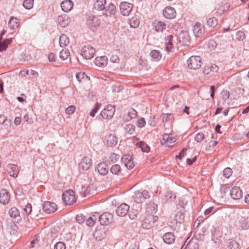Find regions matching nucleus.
Listing matches in <instances>:
<instances>
[{"mask_svg":"<svg viewBox=\"0 0 249 249\" xmlns=\"http://www.w3.org/2000/svg\"><path fill=\"white\" fill-rule=\"evenodd\" d=\"M187 64L190 69H198L202 65L201 59L199 56H192L188 59Z\"/></svg>","mask_w":249,"mask_h":249,"instance_id":"nucleus-1","label":"nucleus"},{"mask_svg":"<svg viewBox=\"0 0 249 249\" xmlns=\"http://www.w3.org/2000/svg\"><path fill=\"white\" fill-rule=\"evenodd\" d=\"M62 199L66 205H72L76 202L74 192L71 190L65 191L62 195Z\"/></svg>","mask_w":249,"mask_h":249,"instance_id":"nucleus-2","label":"nucleus"},{"mask_svg":"<svg viewBox=\"0 0 249 249\" xmlns=\"http://www.w3.org/2000/svg\"><path fill=\"white\" fill-rule=\"evenodd\" d=\"M150 196L148 191L143 190L142 191H141L138 190L135 192L133 196V198L136 202L140 203L149 198Z\"/></svg>","mask_w":249,"mask_h":249,"instance_id":"nucleus-3","label":"nucleus"},{"mask_svg":"<svg viewBox=\"0 0 249 249\" xmlns=\"http://www.w3.org/2000/svg\"><path fill=\"white\" fill-rule=\"evenodd\" d=\"M94 49L90 45L84 46L81 49V55L86 59L93 58L95 53Z\"/></svg>","mask_w":249,"mask_h":249,"instance_id":"nucleus-4","label":"nucleus"},{"mask_svg":"<svg viewBox=\"0 0 249 249\" xmlns=\"http://www.w3.org/2000/svg\"><path fill=\"white\" fill-rule=\"evenodd\" d=\"M115 111V107L111 105H108L105 109L101 111L100 115L106 119H110L113 116Z\"/></svg>","mask_w":249,"mask_h":249,"instance_id":"nucleus-5","label":"nucleus"},{"mask_svg":"<svg viewBox=\"0 0 249 249\" xmlns=\"http://www.w3.org/2000/svg\"><path fill=\"white\" fill-rule=\"evenodd\" d=\"M158 219V216L150 215L142 221V227L145 229H150L153 227L155 222Z\"/></svg>","mask_w":249,"mask_h":249,"instance_id":"nucleus-6","label":"nucleus"},{"mask_svg":"<svg viewBox=\"0 0 249 249\" xmlns=\"http://www.w3.org/2000/svg\"><path fill=\"white\" fill-rule=\"evenodd\" d=\"M91 160L88 157H83L79 163V170L80 171H86L89 170L91 166Z\"/></svg>","mask_w":249,"mask_h":249,"instance_id":"nucleus-7","label":"nucleus"},{"mask_svg":"<svg viewBox=\"0 0 249 249\" xmlns=\"http://www.w3.org/2000/svg\"><path fill=\"white\" fill-rule=\"evenodd\" d=\"M179 43L182 46H188L190 43V37L187 32H181L178 36Z\"/></svg>","mask_w":249,"mask_h":249,"instance_id":"nucleus-8","label":"nucleus"},{"mask_svg":"<svg viewBox=\"0 0 249 249\" xmlns=\"http://www.w3.org/2000/svg\"><path fill=\"white\" fill-rule=\"evenodd\" d=\"M87 24L91 29L94 31L95 29L99 26L100 22L97 17H95L93 15H89L87 20Z\"/></svg>","mask_w":249,"mask_h":249,"instance_id":"nucleus-9","label":"nucleus"},{"mask_svg":"<svg viewBox=\"0 0 249 249\" xmlns=\"http://www.w3.org/2000/svg\"><path fill=\"white\" fill-rule=\"evenodd\" d=\"M43 211L47 213H52L57 209L55 203L50 201H45L42 207Z\"/></svg>","mask_w":249,"mask_h":249,"instance_id":"nucleus-10","label":"nucleus"},{"mask_svg":"<svg viewBox=\"0 0 249 249\" xmlns=\"http://www.w3.org/2000/svg\"><path fill=\"white\" fill-rule=\"evenodd\" d=\"M120 11L123 16H127L129 15L132 10V5L127 2H122L120 5Z\"/></svg>","mask_w":249,"mask_h":249,"instance_id":"nucleus-11","label":"nucleus"},{"mask_svg":"<svg viewBox=\"0 0 249 249\" xmlns=\"http://www.w3.org/2000/svg\"><path fill=\"white\" fill-rule=\"evenodd\" d=\"M122 161L128 169H131L134 167L132 157L130 155L124 154L122 157Z\"/></svg>","mask_w":249,"mask_h":249,"instance_id":"nucleus-12","label":"nucleus"},{"mask_svg":"<svg viewBox=\"0 0 249 249\" xmlns=\"http://www.w3.org/2000/svg\"><path fill=\"white\" fill-rule=\"evenodd\" d=\"M113 215L109 213H105L100 216L99 221L101 225H107L112 220Z\"/></svg>","mask_w":249,"mask_h":249,"instance_id":"nucleus-13","label":"nucleus"},{"mask_svg":"<svg viewBox=\"0 0 249 249\" xmlns=\"http://www.w3.org/2000/svg\"><path fill=\"white\" fill-rule=\"evenodd\" d=\"M176 141L175 137L170 136V135L165 134L163 135L161 141L162 145H164L166 147H172L174 145V143Z\"/></svg>","mask_w":249,"mask_h":249,"instance_id":"nucleus-14","label":"nucleus"},{"mask_svg":"<svg viewBox=\"0 0 249 249\" xmlns=\"http://www.w3.org/2000/svg\"><path fill=\"white\" fill-rule=\"evenodd\" d=\"M9 214L15 222L18 223L21 220L19 211L16 207L11 208L9 211Z\"/></svg>","mask_w":249,"mask_h":249,"instance_id":"nucleus-15","label":"nucleus"},{"mask_svg":"<svg viewBox=\"0 0 249 249\" xmlns=\"http://www.w3.org/2000/svg\"><path fill=\"white\" fill-rule=\"evenodd\" d=\"M163 15L166 18L171 19L176 17V12L173 7L168 6L163 10Z\"/></svg>","mask_w":249,"mask_h":249,"instance_id":"nucleus-16","label":"nucleus"},{"mask_svg":"<svg viewBox=\"0 0 249 249\" xmlns=\"http://www.w3.org/2000/svg\"><path fill=\"white\" fill-rule=\"evenodd\" d=\"M181 249H198V245L195 241L189 240V237H188Z\"/></svg>","mask_w":249,"mask_h":249,"instance_id":"nucleus-17","label":"nucleus"},{"mask_svg":"<svg viewBox=\"0 0 249 249\" xmlns=\"http://www.w3.org/2000/svg\"><path fill=\"white\" fill-rule=\"evenodd\" d=\"M129 209V205L125 203L121 204L116 210L117 214L119 216H124L128 213Z\"/></svg>","mask_w":249,"mask_h":249,"instance_id":"nucleus-18","label":"nucleus"},{"mask_svg":"<svg viewBox=\"0 0 249 249\" xmlns=\"http://www.w3.org/2000/svg\"><path fill=\"white\" fill-rule=\"evenodd\" d=\"M204 26L198 22L196 23L193 28V33L194 35L196 37H200L204 33Z\"/></svg>","mask_w":249,"mask_h":249,"instance_id":"nucleus-19","label":"nucleus"},{"mask_svg":"<svg viewBox=\"0 0 249 249\" xmlns=\"http://www.w3.org/2000/svg\"><path fill=\"white\" fill-rule=\"evenodd\" d=\"M6 171L10 176L17 178L19 173L18 167L14 164H8L6 167Z\"/></svg>","mask_w":249,"mask_h":249,"instance_id":"nucleus-20","label":"nucleus"},{"mask_svg":"<svg viewBox=\"0 0 249 249\" xmlns=\"http://www.w3.org/2000/svg\"><path fill=\"white\" fill-rule=\"evenodd\" d=\"M242 190L239 187H233L230 191V195L231 198L235 200L240 199L242 197Z\"/></svg>","mask_w":249,"mask_h":249,"instance_id":"nucleus-21","label":"nucleus"},{"mask_svg":"<svg viewBox=\"0 0 249 249\" xmlns=\"http://www.w3.org/2000/svg\"><path fill=\"white\" fill-rule=\"evenodd\" d=\"M10 199V195L8 191L6 189H2L0 192V202L1 203L5 205L9 203Z\"/></svg>","mask_w":249,"mask_h":249,"instance_id":"nucleus-22","label":"nucleus"},{"mask_svg":"<svg viewBox=\"0 0 249 249\" xmlns=\"http://www.w3.org/2000/svg\"><path fill=\"white\" fill-rule=\"evenodd\" d=\"M73 3L71 0H66L63 1L61 3V7L63 11L68 12L73 8Z\"/></svg>","mask_w":249,"mask_h":249,"instance_id":"nucleus-23","label":"nucleus"},{"mask_svg":"<svg viewBox=\"0 0 249 249\" xmlns=\"http://www.w3.org/2000/svg\"><path fill=\"white\" fill-rule=\"evenodd\" d=\"M99 173L102 175H106L108 171V167L107 164L105 162L99 163L96 167Z\"/></svg>","mask_w":249,"mask_h":249,"instance_id":"nucleus-24","label":"nucleus"},{"mask_svg":"<svg viewBox=\"0 0 249 249\" xmlns=\"http://www.w3.org/2000/svg\"><path fill=\"white\" fill-rule=\"evenodd\" d=\"M164 242L167 244H171L175 242V236L171 232L165 233L162 236Z\"/></svg>","mask_w":249,"mask_h":249,"instance_id":"nucleus-25","label":"nucleus"},{"mask_svg":"<svg viewBox=\"0 0 249 249\" xmlns=\"http://www.w3.org/2000/svg\"><path fill=\"white\" fill-rule=\"evenodd\" d=\"M105 141L107 144L110 146H115L117 143V138L113 135L106 136Z\"/></svg>","mask_w":249,"mask_h":249,"instance_id":"nucleus-26","label":"nucleus"},{"mask_svg":"<svg viewBox=\"0 0 249 249\" xmlns=\"http://www.w3.org/2000/svg\"><path fill=\"white\" fill-rule=\"evenodd\" d=\"M58 23L62 27H65L69 25L70 19L67 15H61L58 17Z\"/></svg>","mask_w":249,"mask_h":249,"instance_id":"nucleus-27","label":"nucleus"},{"mask_svg":"<svg viewBox=\"0 0 249 249\" xmlns=\"http://www.w3.org/2000/svg\"><path fill=\"white\" fill-rule=\"evenodd\" d=\"M107 57L101 56L97 57L95 58V64L100 67H104L107 64Z\"/></svg>","mask_w":249,"mask_h":249,"instance_id":"nucleus-28","label":"nucleus"},{"mask_svg":"<svg viewBox=\"0 0 249 249\" xmlns=\"http://www.w3.org/2000/svg\"><path fill=\"white\" fill-rule=\"evenodd\" d=\"M106 0H96L94 4V7L98 11H102L105 9Z\"/></svg>","mask_w":249,"mask_h":249,"instance_id":"nucleus-29","label":"nucleus"},{"mask_svg":"<svg viewBox=\"0 0 249 249\" xmlns=\"http://www.w3.org/2000/svg\"><path fill=\"white\" fill-rule=\"evenodd\" d=\"M136 145L140 147L143 152L148 153L150 151V147L144 142H137Z\"/></svg>","mask_w":249,"mask_h":249,"instance_id":"nucleus-30","label":"nucleus"},{"mask_svg":"<svg viewBox=\"0 0 249 249\" xmlns=\"http://www.w3.org/2000/svg\"><path fill=\"white\" fill-rule=\"evenodd\" d=\"M70 43L69 37L65 35L62 34L59 37V44L62 47L67 46Z\"/></svg>","mask_w":249,"mask_h":249,"instance_id":"nucleus-31","label":"nucleus"},{"mask_svg":"<svg viewBox=\"0 0 249 249\" xmlns=\"http://www.w3.org/2000/svg\"><path fill=\"white\" fill-rule=\"evenodd\" d=\"M77 80L79 82H84L86 80H89V77L88 76L85 72H80L76 74Z\"/></svg>","mask_w":249,"mask_h":249,"instance_id":"nucleus-32","label":"nucleus"},{"mask_svg":"<svg viewBox=\"0 0 249 249\" xmlns=\"http://www.w3.org/2000/svg\"><path fill=\"white\" fill-rule=\"evenodd\" d=\"M1 40V37H0V52L5 51L8 47V45L11 42V40L8 39Z\"/></svg>","mask_w":249,"mask_h":249,"instance_id":"nucleus-33","label":"nucleus"},{"mask_svg":"<svg viewBox=\"0 0 249 249\" xmlns=\"http://www.w3.org/2000/svg\"><path fill=\"white\" fill-rule=\"evenodd\" d=\"M153 25L155 30L158 32L162 31L166 27V24L161 21H155Z\"/></svg>","mask_w":249,"mask_h":249,"instance_id":"nucleus-34","label":"nucleus"},{"mask_svg":"<svg viewBox=\"0 0 249 249\" xmlns=\"http://www.w3.org/2000/svg\"><path fill=\"white\" fill-rule=\"evenodd\" d=\"M150 55L155 61H159L161 58V54L159 51L155 50L151 51Z\"/></svg>","mask_w":249,"mask_h":249,"instance_id":"nucleus-35","label":"nucleus"},{"mask_svg":"<svg viewBox=\"0 0 249 249\" xmlns=\"http://www.w3.org/2000/svg\"><path fill=\"white\" fill-rule=\"evenodd\" d=\"M19 22L18 19L14 17H11L8 22V25L11 29L17 28L19 26Z\"/></svg>","mask_w":249,"mask_h":249,"instance_id":"nucleus-36","label":"nucleus"},{"mask_svg":"<svg viewBox=\"0 0 249 249\" xmlns=\"http://www.w3.org/2000/svg\"><path fill=\"white\" fill-rule=\"evenodd\" d=\"M115 6L112 3H110L107 9L106 10L105 13L104 14L106 15L107 16H111L114 15L115 13Z\"/></svg>","mask_w":249,"mask_h":249,"instance_id":"nucleus-37","label":"nucleus"},{"mask_svg":"<svg viewBox=\"0 0 249 249\" xmlns=\"http://www.w3.org/2000/svg\"><path fill=\"white\" fill-rule=\"evenodd\" d=\"M185 214L181 212H178L174 216V220L177 223H182L184 222Z\"/></svg>","mask_w":249,"mask_h":249,"instance_id":"nucleus-38","label":"nucleus"},{"mask_svg":"<svg viewBox=\"0 0 249 249\" xmlns=\"http://www.w3.org/2000/svg\"><path fill=\"white\" fill-rule=\"evenodd\" d=\"M207 25L212 28H215L218 24V20L215 17L210 18L207 20Z\"/></svg>","mask_w":249,"mask_h":249,"instance_id":"nucleus-39","label":"nucleus"},{"mask_svg":"<svg viewBox=\"0 0 249 249\" xmlns=\"http://www.w3.org/2000/svg\"><path fill=\"white\" fill-rule=\"evenodd\" d=\"M93 236L96 239L101 240L105 237V232L102 230H97L94 232Z\"/></svg>","mask_w":249,"mask_h":249,"instance_id":"nucleus-40","label":"nucleus"},{"mask_svg":"<svg viewBox=\"0 0 249 249\" xmlns=\"http://www.w3.org/2000/svg\"><path fill=\"white\" fill-rule=\"evenodd\" d=\"M70 56V52L68 49H64L60 52L59 57L63 60H66Z\"/></svg>","mask_w":249,"mask_h":249,"instance_id":"nucleus-41","label":"nucleus"},{"mask_svg":"<svg viewBox=\"0 0 249 249\" xmlns=\"http://www.w3.org/2000/svg\"><path fill=\"white\" fill-rule=\"evenodd\" d=\"M110 172L114 175H119L121 172V168L119 165L114 164L110 168Z\"/></svg>","mask_w":249,"mask_h":249,"instance_id":"nucleus-42","label":"nucleus"},{"mask_svg":"<svg viewBox=\"0 0 249 249\" xmlns=\"http://www.w3.org/2000/svg\"><path fill=\"white\" fill-rule=\"evenodd\" d=\"M90 188L89 186H82L81 194L82 196L86 197L90 194Z\"/></svg>","mask_w":249,"mask_h":249,"instance_id":"nucleus-43","label":"nucleus"},{"mask_svg":"<svg viewBox=\"0 0 249 249\" xmlns=\"http://www.w3.org/2000/svg\"><path fill=\"white\" fill-rule=\"evenodd\" d=\"M235 37L236 40L243 41L245 39L246 36L243 31H238L236 32Z\"/></svg>","mask_w":249,"mask_h":249,"instance_id":"nucleus-44","label":"nucleus"},{"mask_svg":"<svg viewBox=\"0 0 249 249\" xmlns=\"http://www.w3.org/2000/svg\"><path fill=\"white\" fill-rule=\"evenodd\" d=\"M34 4V0H24L23 2V6L27 9H31Z\"/></svg>","mask_w":249,"mask_h":249,"instance_id":"nucleus-45","label":"nucleus"},{"mask_svg":"<svg viewBox=\"0 0 249 249\" xmlns=\"http://www.w3.org/2000/svg\"><path fill=\"white\" fill-rule=\"evenodd\" d=\"M129 24L131 27L136 28L139 26L140 21L136 17H133L130 19Z\"/></svg>","mask_w":249,"mask_h":249,"instance_id":"nucleus-46","label":"nucleus"},{"mask_svg":"<svg viewBox=\"0 0 249 249\" xmlns=\"http://www.w3.org/2000/svg\"><path fill=\"white\" fill-rule=\"evenodd\" d=\"M228 247L229 249H240L239 244L235 240L230 242Z\"/></svg>","mask_w":249,"mask_h":249,"instance_id":"nucleus-47","label":"nucleus"},{"mask_svg":"<svg viewBox=\"0 0 249 249\" xmlns=\"http://www.w3.org/2000/svg\"><path fill=\"white\" fill-rule=\"evenodd\" d=\"M24 211L27 214H31L32 216L31 217H35L36 215L33 214V213H32V205L30 203H27L26 205L25 206V207L24 209ZM36 216H37V215H36Z\"/></svg>","mask_w":249,"mask_h":249,"instance_id":"nucleus-48","label":"nucleus"},{"mask_svg":"<svg viewBox=\"0 0 249 249\" xmlns=\"http://www.w3.org/2000/svg\"><path fill=\"white\" fill-rule=\"evenodd\" d=\"M240 222L242 229L247 230L249 228V223L244 218H242L240 220Z\"/></svg>","mask_w":249,"mask_h":249,"instance_id":"nucleus-49","label":"nucleus"},{"mask_svg":"<svg viewBox=\"0 0 249 249\" xmlns=\"http://www.w3.org/2000/svg\"><path fill=\"white\" fill-rule=\"evenodd\" d=\"M125 129L128 134L132 135L135 131V127L133 125L130 124L126 126Z\"/></svg>","mask_w":249,"mask_h":249,"instance_id":"nucleus-50","label":"nucleus"},{"mask_svg":"<svg viewBox=\"0 0 249 249\" xmlns=\"http://www.w3.org/2000/svg\"><path fill=\"white\" fill-rule=\"evenodd\" d=\"M100 107H101L100 104L96 103L95 104L93 108L90 112V115L91 116L94 117L95 116V113L97 112L98 109L100 108Z\"/></svg>","mask_w":249,"mask_h":249,"instance_id":"nucleus-51","label":"nucleus"},{"mask_svg":"<svg viewBox=\"0 0 249 249\" xmlns=\"http://www.w3.org/2000/svg\"><path fill=\"white\" fill-rule=\"evenodd\" d=\"M173 115L172 114H163L162 118L163 122L166 123L168 121L173 119Z\"/></svg>","mask_w":249,"mask_h":249,"instance_id":"nucleus-52","label":"nucleus"},{"mask_svg":"<svg viewBox=\"0 0 249 249\" xmlns=\"http://www.w3.org/2000/svg\"><path fill=\"white\" fill-rule=\"evenodd\" d=\"M128 115L130 119L135 118L137 116V112L134 108H130L128 112Z\"/></svg>","mask_w":249,"mask_h":249,"instance_id":"nucleus-53","label":"nucleus"},{"mask_svg":"<svg viewBox=\"0 0 249 249\" xmlns=\"http://www.w3.org/2000/svg\"><path fill=\"white\" fill-rule=\"evenodd\" d=\"M204 138V135L203 133H198L196 135L195 140L197 142H200L203 140Z\"/></svg>","mask_w":249,"mask_h":249,"instance_id":"nucleus-54","label":"nucleus"},{"mask_svg":"<svg viewBox=\"0 0 249 249\" xmlns=\"http://www.w3.org/2000/svg\"><path fill=\"white\" fill-rule=\"evenodd\" d=\"M232 174V170L230 168H226L223 170V176L226 178H229Z\"/></svg>","mask_w":249,"mask_h":249,"instance_id":"nucleus-55","label":"nucleus"},{"mask_svg":"<svg viewBox=\"0 0 249 249\" xmlns=\"http://www.w3.org/2000/svg\"><path fill=\"white\" fill-rule=\"evenodd\" d=\"M146 122L144 118L142 117L139 119L137 121V126L140 128H142L145 126Z\"/></svg>","mask_w":249,"mask_h":249,"instance_id":"nucleus-56","label":"nucleus"},{"mask_svg":"<svg viewBox=\"0 0 249 249\" xmlns=\"http://www.w3.org/2000/svg\"><path fill=\"white\" fill-rule=\"evenodd\" d=\"M54 249H66V246L62 242H58L54 245Z\"/></svg>","mask_w":249,"mask_h":249,"instance_id":"nucleus-57","label":"nucleus"},{"mask_svg":"<svg viewBox=\"0 0 249 249\" xmlns=\"http://www.w3.org/2000/svg\"><path fill=\"white\" fill-rule=\"evenodd\" d=\"M147 209L151 210L152 213H156L157 209V205H155L154 203L149 204L148 206Z\"/></svg>","mask_w":249,"mask_h":249,"instance_id":"nucleus-58","label":"nucleus"},{"mask_svg":"<svg viewBox=\"0 0 249 249\" xmlns=\"http://www.w3.org/2000/svg\"><path fill=\"white\" fill-rule=\"evenodd\" d=\"M75 110V107L74 106H70L66 109V113L68 114H71Z\"/></svg>","mask_w":249,"mask_h":249,"instance_id":"nucleus-59","label":"nucleus"},{"mask_svg":"<svg viewBox=\"0 0 249 249\" xmlns=\"http://www.w3.org/2000/svg\"><path fill=\"white\" fill-rule=\"evenodd\" d=\"M76 220L79 223L83 222L85 220V216L82 214L77 215Z\"/></svg>","mask_w":249,"mask_h":249,"instance_id":"nucleus-60","label":"nucleus"},{"mask_svg":"<svg viewBox=\"0 0 249 249\" xmlns=\"http://www.w3.org/2000/svg\"><path fill=\"white\" fill-rule=\"evenodd\" d=\"M99 213H95L92 214H91V215L90 217L92 219L94 220L95 222H96L97 221H99V218H100Z\"/></svg>","mask_w":249,"mask_h":249,"instance_id":"nucleus-61","label":"nucleus"},{"mask_svg":"<svg viewBox=\"0 0 249 249\" xmlns=\"http://www.w3.org/2000/svg\"><path fill=\"white\" fill-rule=\"evenodd\" d=\"M95 223V222L90 216L86 220V224L89 226H93Z\"/></svg>","mask_w":249,"mask_h":249,"instance_id":"nucleus-62","label":"nucleus"},{"mask_svg":"<svg viewBox=\"0 0 249 249\" xmlns=\"http://www.w3.org/2000/svg\"><path fill=\"white\" fill-rule=\"evenodd\" d=\"M173 36L172 35H169L166 36L165 38V44H173L172 43Z\"/></svg>","mask_w":249,"mask_h":249,"instance_id":"nucleus-63","label":"nucleus"},{"mask_svg":"<svg viewBox=\"0 0 249 249\" xmlns=\"http://www.w3.org/2000/svg\"><path fill=\"white\" fill-rule=\"evenodd\" d=\"M110 61L113 63H118L119 58L117 55H113L110 57Z\"/></svg>","mask_w":249,"mask_h":249,"instance_id":"nucleus-64","label":"nucleus"}]
</instances>
